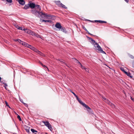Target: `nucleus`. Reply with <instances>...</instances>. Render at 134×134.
<instances>
[{"label": "nucleus", "instance_id": "8fccbe9b", "mask_svg": "<svg viewBox=\"0 0 134 134\" xmlns=\"http://www.w3.org/2000/svg\"><path fill=\"white\" fill-rule=\"evenodd\" d=\"M1 77H0V81H1Z\"/></svg>", "mask_w": 134, "mask_h": 134}, {"label": "nucleus", "instance_id": "a878e982", "mask_svg": "<svg viewBox=\"0 0 134 134\" xmlns=\"http://www.w3.org/2000/svg\"><path fill=\"white\" fill-rule=\"evenodd\" d=\"M3 84H4V87L5 89L7 90V87L8 86V85L6 83H3Z\"/></svg>", "mask_w": 134, "mask_h": 134}, {"label": "nucleus", "instance_id": "79ce46f5", "mask_svg": "<svg viewBox=\"0 0 134 134\" xmlns=\"http://www.w3.org/2000/svg\"><path fill=\"white\" fill-rule=\"evenodd\" d=\"M126 2H128L129 0H124Z\"/></svg>", "mask_w": 134, "mask_h": 134}, {"label": "nucleus", "instance_id": "7ed1b4c3", "mask_svg": "<svg viewBox=\"0 0 134 134\" xmlns=\"http://www.w3.org/2000/svg\"><path fill=\"white\" fill-rule=\"evenodd\" d=\"M38 13H39V14L41 15L42 18L43 19H48L49 18V17H50V16L47 15V14L42 13L41 12H39Z\"/></svg>", "mask_w": 134, "mask_h": 134}, {"label": "nucleus", "instance_id": "a18cd8bd", "mask_svg": "<svg viewBox=\"0 0 134 134\" xmlns=\"http://www.w3.org/2000/svg\"><path fill=\"white\" fill-rule=\"evenodd\" d=\"M26 130L27 131V132H29V130Z\"/></svg>", "mask_w": 134, "mask_h": 134}, {"label": "nucleus", "instance_id": "09e8293b", "mask_svg": "<svg viewBox=\"0 0 134 134\" xmlns=\"http://www.w3.org/2000/svg\"><path fill=\"white\" fill-rule=\"evenodd\" d=\"M20 101L21 102H22L23 103H24V104H25V103H24L23 102V101H22L21 100H20Z\"/></svg>", "mask_w": 134, "mask_h": 134}, {"label": "nucleus", "instance_id": "b1692460", "mask_svg": "<svg viewBox=\"0 0 134 134\" xmlns=\"http://www.w3.org/2000/svg\"><path fill=\"white\" fill-rule=\"evenodd\" d=\"M60 7H62L63 8H64L65 9H66L67 8V7H66L62 3L61 4H60Z\"/></svg>", "mask_w": 134, "mask_h": 134}, {"label": "nucleus", "instance_id": "9d476101", "mask_svg": "<svg viewBox=\"0 0 134 134\" xmlns=\"http://www.w3.org/2000/svg\"><path fill=\"white\" fill-rule=\"evenodd\" d=\"M29 6L32 9L34 8L35 7L36 5L34 3H31L29 4Z\"/></svg>", "mask_w": 134, "mask_h": 134}, {"label": "nucleus", "instance_id": "c756f323", "mask_svg": "<svg viewBox=\"0 0 134 134\" xmlns=\"http://www.w3.org/2000/svg\"><path fill=\"white\" fill-rule=\"evenodd\" d=\"M35 36H36L37 37H39V38H42L41 36L40 35L38 34H36V35H35Z\"/></svg>", "mask_w": 134, "mask_h": 134}, {"label": "nucleus", "instance_id": "49530a36", "mask_svg": "<svg viewBox=\"0 0 134 134\" xmlns=\"http://www.w3.org/2000/svg\"><path fill=\"white\" fill-rule=\"evenodd\" d=\"M0 82H1V83H4V82H3V81H0Z\"/></svg>", "mask_w": 134, "mask_h": 134}, {"label": "nucleus", "instance_id": "dca6fc26", "mask_svg": "<svg viewBox=\"0 0 134 134\" xmlns=\"http://www.w3.org/2000/svg\"><path fill=\"white\" fill-rule=\"evenodd\" d=\"M124 73L128 76L132 78V76L131 75V74L129 72H127L126 71L124 72Z\"/></svg>", "mask_w": 134, "mask_h": 134}, {"label": "nucleus", "instance_id": "a19ab883", "mask_svg": "<svg viewBox=\"0 0 134 134\" xmlns=\"http://www.w3.org/2000/svg\"><path fill=\"white\" fill-rule=\"evenodd\" d=\"M83 29L85 31H87V30L85 27H83Z\"/></svg>", "mask_w": 134, "mask_h": 134}, {"label": "nucleus", "instance_id": "f257e3e1", "mask_svg": "<svg viewBox=\"0 0 134 134\" xmlns=\"http://www.w3.org/2000/svg\"><path fill=\"white\" fill-rule=\"evenodd\" d=\"M88 38H89V40H91V43L94 44V46L96 49L98 50L99 52L101 53H103L106 54L105 52L103 50L102 48L99 46V44L97 43H95V42L94 40L91 38H89V37H88Z\"/></svg>", "mask_w": 134, "mask_h": 134}, {"label": "nucleus", "instance_id": "393cba45", "mask_svg": "<svg viewBox=\"0 0 134 134\" xmlns=\"http://www.w3.org/2000/svg\"><path fill=\"white\" fill-rule=\"evenodd\" d=\"M14 41L15 42L18 41V42L20 43V44L21 43L22 41H21L19 39H17L16 40H15Z\"/></svg>", "mask_w": 134, "mask_h": 134}, {"label": "nucleus", "instance_id": "7c9ffc66", "mask_svg": "<svg viewBox=\"0 0 134 134\" xmlns=\"http://www.w3.org/2000/svg\"><path fill=\"white\" fill-rule=\"evenodd\" d=\"M15 26L16 28L18 29H19L20 28V27L17 25H15Z\"/></svg>", "mask_w": 134, "mask_h": 134}, {"label": "nucleus", "instance_id": "9b49d317", "mask_svg": "<svg viewBox=\"0 0 134 134\" xmlns=\"http://www.w3.org/2000/svg\"><path fill=\"white\" fill-rule=\"evenodd\" d=\"M19 2V3L22 5H24L25 4V2L24 0H17Z\"/></svg>", "mask_w": 134, "mask_h": 134}, {"label": "nucleus", "instance_id": "6e6552de", "mask_svg": "<svg viewBox=\"0 0 134 134\" xmlns=\"http://www.w3.org/2000/svg\"><path fill=\"white\" fill-rule=\"evenodd\" d=\"M55 27L59 29H60L62 27L60 24L59 23H57L55 25Z\"/></svg>", "mask_w": 134, "mask_h": 134}, {"label": "nucleus", "instance_id": "1a4fd4ad", "mask_svg": "<svg viewBox=\"0 0 134 134\" xmlns=\"http://www.w3.org/2000/svg\"><path fill=\"white\" fill-rule=\"evenodd\" d=\"M21 44L23 45L25 47H27L29 48V46L30 45H29V44L27 43H26L24 42L23 41L21 42Z\"/></svg>", "mask_w": 134, "mask_h": 134}, {"label": "nucleus", "instance_id": "f3484780", "mask_svg": "<svg viewBox=\"0 0 134 134\" xmlns=\"http://www.w3.org/2000/svg\"><path fill=\"white\" fill-rule=\"evenodd\" d=\"M43 123L46 126H49L50 124L48 121H43Z\"/></svg>", "mask_w": 134, "mask_h": 134}, {"label": "nucleus", "instance_id": "603ef678", "mask_svg": "<svg viewBox=\"0 0 134 134\" xmlns=\"http://www.w3.org/2000/svg\"><path fill=\"white\" fill-rule=\"evenodd\" d=\"M134 2V0H132Z\"/></svg>", "mask_w": 134, "mask_h": 134}, {"label": "nucleus", "instance_id": "72a5a7b5", "mask_svg": "<svg viewBox=\"0 0 134 134\" xmlns=\"http://www.w3.org/2000/svg\"><path fill=\"white\" fill-rule=\"evenodd\" d=\"M7 1L8 3H11L12 2V0H6Z\"/></svg>", "mask_w": 134, "mask_h": 134}, {"label": "nucleus", "instance_id": "4be33fe9", "mask_svg": "<svg viewBox=\"0 0 134 134\" xmlns=\"http://www.w3.org/2000/svg\"><path fill=\"white\" fill-rule=\"evenodd\" d=\"M37 53L40 54L41 55V56H44V54H43L41 52H40V51H38H38H37Z\"/></svg>", "mask_w": 134, "mask_h": 134}, {"label": "nucleus", "instance_id": "5701e85b", "mask_svg": "<svg viewBox=\"0 0 134 134\" xmlns=\"http://www.w3.org/2000/svg\"><path fill=\"white\" fill-rule=\"evenodd\" d=\"M47 127H48V129H49L51 131H52L53 130V128L52 127L51 125V124H50V125H49V126H47Z\"/></svg>", "mask_w": 134, "mask_h": 134}, {"label": "nucleus", "instance_id": "2eb2a0df", "mask_svg": "<svg viewBox=\"0 0 134 134\" xmlns=\"http://www.w3.org/2000/svg\"><path fill=\"white\" fill-rule=\"evenodd\" d=\"M55 3L58 5L60 7V4L62 3L60 2L59 1H55Z\"/></svg>", "mask_w": 134, "mask_h": 134}, {"label": "nucleus", "instance_id": "4468645a", "mask_svg": "<svg viewBox=\"0 0 134 134\" xmlns=\"http://www.w3.org/2000/svg\"><path fill=\"white\" fill-rule=\"evenodd\" d=\"M60 29H61L60 30L64 33H67V32L66 30L65 29V27H62V28Z\"/></svg>", "mask_w": 134, "mask_h": 134}, {"label": "nucleus", "instance_id": "c03bdc74", "mask_svg": "<svg viewBox=\"0 0 134 134\" xmlns=\"http://www.w3.org/2000/svg\"><path fill=\"white\" fill-rule=\"evenodd\" d=\"M132 66L134 68V63H133L132 65Z\"/></svg>", "mask_w": 134, "mask_h": 134}, {"label": "nucleus", "instance_id": "473e14b6", "mask_svg": "<svg viewBox=\"0 0 134 134\" xmlns=\"http://www.w3.org/2000/svg\"><path fill=\"white\" fill-rule=\"evenodd\" d=\"M71 92L73 93V94L74 95V96L76 98L77 97V96L76 94L74 93L73 92L71 91Z\"/></svg>", "mask_w": 134, "mask_h": 134}, {"label": "nucleus", "instance_id": "f03ea898", "mask_svg": "<svg viewBox=\"0 0 134 134\" xmlns=\"http://www.w3.org/2000/svg\"><path fill=\"white\" fill-rule=\"evenodd\" d=\"M76 98L77 100H78L79 102L80 103V104L82 105L83 106L85 107L87 109L88 111L90 113H92V112L91 111V108L89 107L87 105H86V104L84 103H83L82 101H81L80 99L78 97H76Z\"/></svg>", "mask_w": 134, "mask_h": 134}, {"label": "nucleus", "instance_id": "423d86ee", "mask_svg": "<svg viewBox=\"0 0 134 134\" xmlns=\"http://www.w3.org/2000/svg\"><path fill=\"white\" fill-rule=\"evenodd\" d=\"M27 33L28 34L31 35L33 36H35V35H36V33L30 30H27Z\"/></svg>", "mask_w": 134, "mask_h": 134}, {"label": "nucleus", "instance_id": "5fc2aeb1", "mask_svg": "<svg viewBox=\"0 0 134 134\" xmlns=\"http://www.w3.org/2000/svg\"><path fill=\"white\" fill-rule=\"evenodd\" d=\"M34 134H37L36 133H35Z\"/></svg>", "mask_w": 134, "mask_h": 134}, {"label": "nucleus", "instance_id": "39448f33", "mask_svg": "<svg viewBox=\"0 0 134 134\" xmlns=\"http://www.w3.org/2000/svg\"><path fill=\"white\" fill-rule=\"evenodd\" d=\"M103 100L105 102L110 105L113 108H115V105L111 103L108 100L106 99L105 97H102Z\"/></svg>", "mask_w": 134, "mask_h": 134}, {"label": "nucleus", "instance_id": "6e6d98bb", "mask_svg": "<svg viewBox=\"0 0 134 134\" xmlns=\"http://www.w3.org/2000/svg\"><path fill=\"white\" fill-rule=\"evenodd\" d=\"M0 134H1V133H0Z\"/></svg>", "mask_w": 134, "mask_h": 134}, {"label": "nucleus", "instance_id": "c9c22d12", "mask_svg": "<svg viewBox=\"0 0 134 134\" xmlns=\"http://www.w3.org/2000/svg\"><path fill=\"white\" fill-rule=\"evenodd\" d=\"M121 70L122 71H123V72H124L126 71H125L124 70V68H121Z\"/></svg>", "mask_w": 134, "mask_h": 134}, {"label": "nucleus", "instance_id": "ddd939ff", "mask_svg": "<svg viewBox=\"0 0 134 134\" xmlns=\"http://www.w3.org/2000/svg\"><path fill=\"white\" fill-rule=\"evenodd\" d=\"M32 13L33 14L36 15L37 13H38L39 14V12H40L37 11L36 10H32L31 11Z\"/></svg>", "mask_w": 134, "mask_h": 134}, {"label": "nucleus", "instance_id": "cd10ccee", "mask_svg": "<svg viewBox=\"0 0 134 134\" xmlns=\"http://www.w3.org/2000/svg\"><path fill=\"white\" fill-rule=\"evenodd\" d=\"M39 63L44 68H46L47 69H48L47 68L46 66L45 65H43V64H42V63L41 62H40L39 61Z\"/></svg>", "mask_w": 134, "mask_h": 134}, {"label": "nucleus", "instance_id": "4c0bfd02", "mask_svg": "<svg viewBox=\"0 0 134 134\" xmlns=\"http://www.w3.org/2000/svg\"><path fill=\"white\" fill-rule=\"evenodd\" d=\"M19 30H23V28L22 27H20Z\"/></svg>", "mask_w": 134, "mask_h": 134}, {"label": "nucleus", "instance_id": "58836bf2", "mask_svg": "<svg viewBox=\"0 0 134 134\" xmlns=\"http://www.w3.org/2000/svg\"><path fill=\"white\" fill-rule=\"evenodd\" d=\"M130 57L132 59H134V57H133L132 55H131L130 56Z\"/></svg>", "mask_w": 134, "mask_h": 134}, {"label": "nucleus", "instance_id": "a211bd4d", "mask_svg": "<svg viewBox=\"0 0 134 134\" xmlns=\"http://www.w3.org/2000/svg\"><path fill=\"white\" fill-rule=\"evenodd\" d=\"M95 22H99V23H107V22L104 21H102L101 20H95Z\"/></svg>", "mask_w": 134, "mask_h": 134}, {"label": "nucleus", "instance_id": "2f4dec72", "mask_svg": "<svg viewBox=\"0 0 134 134\" xmlns=\"http://www.w3.org/2000/svg\"><path fill=\"white\" fill-rule=\"evenodd\" d=\"M5 103L6 105V106L8 107L9 108H10V107L8 105V103L6 101H5Z\"/></svg>", "mask_w": 134, "mask_h": 134}, {"label": "nucleus", "instance_id": "de8ad7c7", "mask_svg": "<svg viewBox=\"0 0 134 134\" xmlns=\"http://www.w3.org/2000/svg\"><path fill=\"white\" fill-rule=\"evenodd\" d=\"M14 113H15V114H16V115H18V114H17V113L16 112H15Z\"/></svg>", "mask_w": 134, "mask_h": 134}, {"label": "nucleus", "instance_id": "412c9836", "mask_svg": "<svg viewBox=\"0 0 134 134\" xmlns=\"http://www.w3.org/2000/svg\"><path fill=\"white\" fill-rule=\"evenodd\" d=\"M30 7L29 4L26 5L24 7V9H27L29 8Z\"/></svg>", "mask_w": 134, "mask_h": 134}, {"label": "nucleus", "instance_id": "ea45409f", "mask_svg": "<svg viewBox=\"0 0 134 134\" xmlns=\"http://www.w3.org/2000/svg\"><path fill=\"white\" fill-rule=\"evenodd\" d=\"M27 29H23V30L24 31H25V32H27Z\"/></svg>", "mask_w": 134, "mask_h": 134}, {"label": "nucleus", "instance_id": "bb28decb", "mask_svg": "<svg viewBox=\"0 0 134 134\" xmlns=\"http://www.w3.org/2000/svg\"><path fill=\"white\" fill-rule=\"evenodd\" d=\"M31 130L33 133H34L35 132H37V131L36 130L33 129H31Z\"/></svg>", "mask_w": 134, "mask_h": 134}, {"label": "nucleus", "instance_id": "20e7f679", "mask_svg": "<svg viewBox=\"0 0 134 134\" xmlns=\"http://www.w3.org/2000/svg\"><path fill=\"white\" fill-rule=\"evenodd\" d=\"M103 100L105 102L110 105L113 108H115V105L111 103L108 100L106 99L105 97H102Z\"/></svg>", "mask_w": 134, "mask_h": 134}, {"label": "nucleus", "instance_id": "aec40b11", "mask_svg": "<svg viewBox=\"0 0 134 134\" xmlns=\"http://www.w3.org/2000/svg\"><path fill=\"white\" fill-rule=\"evenodd\" d=\"M42 22H49L51 23L52 22V21L51 20H42Z\"/></svg>", "mask_w": 134, "mask_h": 134}, {"label": "nucleus", "instance_id": "f704fd0d", "mask_svg": "<svg viewBox=\"0 0 134 134\" xmlns=\"http://www.w3.org/2000/svg\"><path fill=\"white\" fill-rule=\"evenodd\" d=\"M87 33H88V34L90 35H93L92 34H91L87 30V31H86Z\"/></svg>", "mask_w": 134, "mask_h": 134}, {"label": "nucleus", "instance_id": "f8f14e48", "mask_svg": "<svg viewBox=\"0 0 134 134\" xmlns=\"http://www.w3.org/2000/svg\"><path fill=\"white\" fill-rule=\"evenodd\" d=\"M29 48L31 49L32 50H33L34 51L37 52L38 51V50L36 49L34 47L32 46L31 45H30Z\"/></svg>", "mask_w": 134, "mask_h": 134}, {"label": "nucleus", "instance_id": "6ab92c4d", "mask_svg": "<svg viewBox=\"0 0 134 134\" xmlns=\"http://www.w3.org/2000/svg\"><path fill=\"white\" fill-rule=\"evenodd\" d=\"M37 9L39 10H41V6L38 5H36L35 7Z\"/></svg>", "mask_w": 134, "mask_h": 134}, {"label": "nucleus", "instance_id": "864d4df0", "mask_svg": "<svg viewBox=\"0 0 134 134\" xmlns=\"http://www.w3.org/2000/svg\"><path fill=\"white\" fill-rule=\"evenodd\" d=\"M46 134H48V133H46Z\"/></svg>", "mask_w": 134, "mask_h": 134}, {"label": "nucleus", "instance_id": "c85d7f7f", "mask_svg": "<svg viewBox=\"0 0 134 134\" xmlns=\"http://www.w3.org/2000/svg\"><path fill=\"white\" fill-rule=\"evenodd\" d=\"M17 118L18 119H19V120L20 121H21V118L20 117V116L19 115H18L17 116Z\"/></svg>", "mask_w": 134, "mask_h": 134}, {"label": "nucleus", "instance_id": "3c124183", "mask_svg": "<svg viewBox=\"0 0 134 134\" xmlns=\"http://www.w3.org/2000/svg\"><path fill=\"white\" fill-rule=\"evenodd\" d=\"M134 63V60L133 61V62L132 63V64H133V63Z\"/></svg>", "mask_w": 134, "mask_h": 134}, {"label": "nucleus", "instance_id": "0eeeda50", "mask_svg": "<svg viewBox=\"0 0 134 134\" xmlns=\"http://www.w3.org/2000/svg\"><path fill=\"white\" fill-rule=\"evenodd\" d=\"M74 59L75 62H76L77 63H78V64H79L80 65L81 67V68L83 69H85V68L84 66H83L81 64L77 59H76L75 58H73Z\"/></svg>", "mask_w": 134, "mask_h": 134}, {"label": "nucleus", "instance_id": "37998d69", "mask_svg": "<svg viewBox=\"0 0 134 134\" xmlns=\"http://www.w3.org/2000/svg\"><path fill=\"white\" fill-rule=\"evenodd\" d=\"M131 99L134 102V99L132 98V97H131Z\"/></svg>", "mask_w": 134, "mask_h": 134}, {"label": "nucleus", "instance_id": "e433bc0d", "mask_svg": "<svg viewBox=\"0 0 134 134\" xmlns=\"http://www.w3.org/2000/svg\"><path fill=\"white\" fill-rule=\"evenodd\" d=\"M85 70L87 72H88L89 71L88 69L87 68H85Z\"/></svg>", "mask_w": 134, "mask_h": 134}]
</instances>
